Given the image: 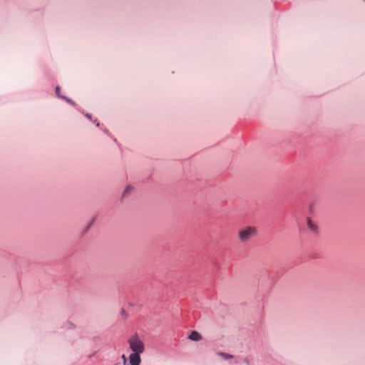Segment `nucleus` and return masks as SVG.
<instances>
[{"mask_svg":"<svg viewBox=\"0 0 365 365\" xmlns=\"http://www.w3.org/2000/svg\"><path fill=\"white\" fill-rule=\"evenodd\" d=\"M128 342L129 344L130 349L133 353L142 354L144 351L145 345L137 335H134L129 338Z\"/></svg>","mask_w":365,"mask_h":365,"instance_id":"f257e3e1","label":"nucleus"},{"mask_svg":"<svg viewBox=\"0 0 365 365\" xmlns=\"http://www.w3.org/2000/svg\"><path fill=\"white\" fill-rule=\"evenodd\" d=\"M255 234V230L252 227H248L246 229L241 230L239 233V236L241 241L245 242L254 236Z\"/></svg>","mask_w":365,"mask_h":365,"instance_id":"f03ea898","label":"nucleus"},{"mask_svg":"<svg viewBox=\"0 0 365 365\" xmlns=\"http://www.w3.org/2000/svg\"><path fill=\"white\" fill-rule=\"evenodd\" d=\"M141 363L140 354L133 353L129 356L130 365H140Z\"/></svg>","mask_w":365,"mask_h":365,"instance_id":"7ed1b4c3","label":"nucleus"},{"mask_svg":"<svg viewBox=\"0 0 365 365\" xmlns=\"http://www.w3.org/2000/svg\"><path fill=\"white\" fill-rule=\"evenodd\" d=\"M187 338L192 341H199L202 339V336L198 331L192 330L190 332Z\"/></svg>","mask_w":365,"mask_h":365,"instance_id":"20e7f679","label":"nucleus"},{"mask_svg":"<svg viewBox=\"0 0 365 365\" xmlns=\"http://www.w3.org/2000/svg\"><path fill=\"white\" fill-rule=\"evenodd\" d=\"M62 100L65 101L66 103H69L70 105L74 106L75 108L81 113H84V110L82 108H81L80 106H78V105H76V102L74 101H73L71 98L64 96L63 97H62Z\"/></svg>","mask_w":365,"mask_h":365,"instance_id":"39448f33","label":"nucleus"},{"mask_svg":"<svg viewBox=\"0 0 365 365\" xmlns=\"http://www.w3.org/2000/svg\"><path fill=\"white\" fill-rule=\"evenodd\" d=\"M307 227L309 230L314 234L318 233V227L310 219H307Z\"/></svg>","mask_w":365,"mask_h":365,"instance_id":"423d86ee","label":"nucleus"},{"mask_svg":"<svg viewBox=\"0 0 365 365\" xmlns=\"http://www.w3.org/2000/svg\"><path fill=\"white\" fill-rule=\"evenodd\" d=\"M96 222V217H93L91 220L90 222H88V224L86 225V227L83 229V230L82 231V236H84L88 231L91 228V227L93 225L94 222Z\"/></svg>","mask_w":365,"mask_h":365,"instance_id":"0eeeda50","label":"nucleus"},{"mask_svg":"<svg viewBox=\"0 0 365 365\" xmlns=\"http://www.w3.org/2000/svg\"><path fill=\"white\" fill-rule=\"evenodd\" d=\"M63 327H64L65 329H75V328H76V325H75L73 322H70V321H67V322L64 324Z\"/></svg>","mask_w":365,"mask_h":365,"instance_id":"6e6552de","label":"nucleus"},{"mask_svg":"<svg viewBox=\"0 0 365 365\" xmlns=\"http://www.w3.org/2000/svg\"><path fill=\"white\" fill-rule=\"evenodd\" d=\"M219 356H220L222 358H223L225 360H227L230 359L234 358V356L230 354L224 353V352H220L218 353Z\"/></svg>","mask_w":365,"mask_h":365,"instance_id":"1a4fd4ad","label":"nucleus"},{"mask_svg":"<svg viewBox=\"0 0 365 365\" xmlns=\"http://www.w3.org/2000/svg\"><path fill=\"white\" fill-rule=\"evenodd\" d=\"M55 94L60 99H62V97L64 96V95L61 93V87L59 86L55 87Z\"/></svg>","mask_w":365,"mask_h":365,"instance_id":"9d476101","label":"nucleus"},{"mask_svg":"<svg viewBox=\"0 0 365 365\" xmlns=\"http://www.w3.org/2000/svg\"><path fill=\"white\" fill-rule=\"evenodd\" d=\"M132 190L133 187L130 185H128L123 193L122 197H125Z\"/></svg>","mask_w":365,"mask_h":365,"instance_id":"9b49d317","label":"nucleus"},{"mask_svg":"<svg viewBox=\"0 0 365 365\" xmlns=\"http://www.w3.org/2000/svg\"><path fill=\"white\" fill-rule=\"evenodd\" d=\"M83 114L85 115V117H86L90 120L92 121L93 120V118H92V114H91L89 113H85V112Z\"/></svg>","mask_w":365,"mask_h":365,"instance_id":"f8f14e48","label":"nucleus"},{"mask_svg":"<svg viewBox=\"0 0 365 365\" xmlns=\"http://www.w3.org/2000/svg\"><path fill=\"white\" fill-rule=\"evenodd\" d=\"M92 122H93V123H95V124H96V127H100V126H101V123H100V122L98 120V119L95 118V119H93V120H92Z\"/></svg>","mask_w":365,"mask_h":365,"instance_id":"ddd939ff","label":"nucleus"},{"mask_svg":"<svg viewBox=\"0 0 365 365\" xmlns=\"http://www.w3.org/2000/svg\"><path fill=\"white\" fill-rule=\"evenodd\" d=\"M121 358H122V359H123V365H125V364H126V363H127V358H126L125 355V354H123V355H122V356H121Z\"/></svg>","mask_w":365,"mask_h":365,"instance_id":"4468645a","label":"nucleus"},{"mask_svg":"<svg viewBox=\"0 0 365 365\" xmlns=\"http://www.w3.org/2000/svg\"><path fill=\"white\" fill-rule=\"evenodd\" d=\"M103 131L108 135H110L109 130L106 128H103Z\"/></svg>","mask_w":365,"mask_h":365,"instance_id":"2eb2a0df","label":"nucleus"},{"mask_svg":"<svg viewBox=\"0 0 365 365\" xmlns=\"http://www.w3.org/2000/svg\"><path fill=\"white\" fill-rule=\"evenodd\" d=\"M121 314H122V316H123L124 318H126V317H127V314H126L125 311L123 309L121 310Z\"/></svg>","mask_w":365,"mask_h":365,"instance_id":"dca6fc26","label":"nucleus"},{"mask_svg":"<svg viewBox=\"0 0 365 365\" xmlns=\"http://www.w3.org/2000/svg\"><path fill=\"white\" fill-rule=\"evenodd\" d=\"M244 362H245L246 364H247V365H249V364H250L249 360H248L247 359H244Z\"/></svg>","mask_w":365,"mask_h":365,"instance_id":"f3484780","label":"nucleus"}]
</instances>
